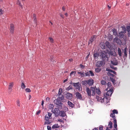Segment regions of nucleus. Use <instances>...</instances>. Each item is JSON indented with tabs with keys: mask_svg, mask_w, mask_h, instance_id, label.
<instances>
[{
	"mask_svg": "<svg viewBox=\"0 0 130 130\" xmlns=\"http://www.w3.org/2000/svg\"><path fill=\"white\" fill-rule=\"evenodd\" d=\"M86 90L88 95L90 96H94L95 95V89L94 87H91L90 89L88 87L86 88Z\"/></svg>",
	"mask_w": 130,
	"mask_h": 130,
	"instance_id": "f257e3e1",
	"label": "nucleus"
},
{
	"mask_svg": "<svg viewBox=\"0 0 130 130\" xmlns=\"http://www.w3.org/2000/svg\"><path fill=\"white\" fill-rule=\"evenodd\" d=\"M47 113L48 114L46 115L44 119L46 121L44 122V125H48L51 123V122L49 121V120L51 118V117L52 116V114L48 112Z\"/></svg>",
	"mask_w": 130,
	"mask_h": 130,
	"instance_id": "f03ea898",
	"label": "nucleus"
},
{
	"mask_svg": "<svg viewBox=\"0 0 130 130\" xmlns=\"http://www.w3.org/2000/svg\"><path fill=\"white\" fill-rule=\"evenodd\" d=\"M110 116L113 118L112 119L113 120V123H114V128H116L117 127V122L116 117H115V114L111 113L110 115Z\"/></svg>",
	"mask_w": 130,
	"mask_h": 130,
	"instance_id": "7ed1b4c3",
	"label": "nucleus"
},
{
	"mask_svg": "<svg viewBox=\"0 0 130 130\" xmlns=\"http://www.w3.org/2000/svg\"><path fill=\"white\" fill-rule=\"evenodd\" d=\"M55 104L57 105L56 107L60 109L62 108V103H61V101L58 100V99L54 101Z\"/></svg>",
	"mask_w": 130,
	"mask_h": 130,
	"instance_id": "20e7f679",
	"label": "nucleus"
},
{
	"mask_svg": "<svg viewBox=\"0 0 130 130\" xmlns=\"http://www.w3.org/2000/svg\"><path fill=\"white\" fill-rule=\"evenodd\" d=\"M104 61H97L96 63V66L97 67H100L104 64Z\"/></svg>",
	"mask_w": 130,
	"mask_h": 130,
	"instance_id": "39448f33",
	"label": "nucleus"
},
{
	"mask_svg": "<svg viewBox=\"0 0 130 130\" xmlns=\"http://www.w3.org/2000/svg\"><path fill=\"white\" fill-rule=\"evenodd\" d=\"M60 111L59 109L57 108H55L53 112V113L55 114L56 117H57L60 115Z\"/></svg>",
	"mask_w": 130,
	"mask_h": 130,
	"instance_id": "423d86ee",
	"label": "nucleus"
},
{
	"mask_svg": "<svg viewBox=\"0 0 130 130\" xmlns=\"http://www.w3.org/2000/svg\"><path fill=\"white\" fill-rule=\"evenodd\" d=\"M113 42L114 43H117L119 45H121L122 44V42L120 39L117 37L113 39Z\"/></svg>",
	"mask_w": 130,
	"mask_h": 130,
	"instance_id": "0eeeda50",
	"label": "nucleus"
},
{
	"mask_svg": "<svg viewBox=\"0 0 130 130\" xmlns=\"http://www.w3.org/2000/svg\"><path fill=\"white\" fill-rule=\"evenodd\" d=\"M113 92V90L112 89H110L108 91H107L105 94V95L104 94L105 96L106 97L110 96L112 95Z\"/></svg>",
	"mask_w": 130,
	"mask_h": 130,
	"instance_id": "6e6552de",
	"label": "nucleus"
},
{
	"mask_svg": "<svg viewBox=\"0 0 130 130\" xmlns=\"http://www.w3.org/2000/svg\"><path fill=\"white\" fill-rule=\"evenodd\" d=\"M124 33L123 32L121 31L119 33L117 36H118L120 39L123 38V39L124 40H125L126 39V38L125 37H124L125 35H124Z\"/></svg>",
	"mask_w": 130,
	"mask_h": 130,
	"instance_id": "1a4fd4ad",
	"label": "nucleus"
},
{
	"mask_svg": "<svg viewBox=\"0 0 130 130\" xmlns=\"http://www.w3.org/2000/svg\"><path fill=\"white\" fill-rule=\"evenodd\" d=\"M100 56L103 59L107 58L106 53L104 51L100 53Z\"/></svg>",
	"mask_w": 130,
	"mask_h": 130,
	"instance_id": "9d476101",
	"label": "nucleus"
},
{
	"mask_svg": "<svg viewBox=\"0 0 130 130\" xmlns=\"http://www.w3.org/2000/svg\"><path fill=\"white\" fill-rule=\"evenodd\" d=\"M127 47H126L123 50V53H124V55L123 57L124 58H126L127 55Z\"/></svg>",
	"mask_w": 130,
	"mask_h": 130,
	"instance_id": "9b49d317",
	"label": "nucleus"
},
{
	"mask_svg": "<svg viewBox=\"0 0 130 130\" xmlns=\"http://www.w3.org/2000/svg\"><path fill=\"white\" fill-rule=\"evenodd\" d=\"M95 36H94L91 37L90 38L88 42V44L89 45L90 44H91L93 41L95 39Z\"/></svg>",
	"mask_w": 130,
	"mask_h": 130,
	"instance_id": "f8f14e48",
	"label": "nucleus"
},
{
	"mask_svg": "<svg viewBox=\"0 0 130 130\" xmlns=\"http://www.w3.org/2000/svg\"><path fill=\"white\" fill-rule=\"evenodd\" d=\"M76 96L77 98V99H82V95L80 93L78 92H77L76 93Z\"/></svg>",
	"mask_w": 130,
	"mask_h": 130,
	"instance_id": "ddd939ff",
	"label": "nucleus"
},
{
	"mask_svg": "<svg viewBox=\"0 0 130 130\" xmlns=\"http://www.w3.org/2000/svg\"><path fill=\"white\" fill-rule=\"evenodd\" d=\"M94 83L93 80L92 79H90L88 80V84L89 86H92Z\"/></svg>",
	"mask_w": 130,
	"mask_h": 130,
	"instance_id": "4468645a",
	"label": "nucleus"
},
{
	"mask_svg": "<svg viewBox=\"0 0 130 130\" xmlns=\"http://www.w3.org/2000/svg\"><path fill=\"white\" fill-rule=\"evenodd\" d=\"M10 32L12 33L14 31V26L13 24H11L10 25Z\"/></svg>",
	"mask_w": 130,
	"mask_h": 130,
	"instance_id": "2eb2a0df",
	"label": "nucleus"
},
{
	"mask_svg": "<svg viewBox=\"0 0 130 130\" xmlns=\"http://www.w3.org/2000/svg\"><path fill=\"white\" fill-rule=\"evenodd\" d=\"M111 63L112 64L115 66L117 65L118 63L117 60L115 59L111 60Z\"/></svg>",
	"mask_w": 130,
	"mask_h": 130,
	"instance_id": "dca6fc26",
	"label": "nucleus"
},
{
	"mask_svg": "<svg viewBox=\"0 0 130 130\" xmlns=\"http://www.w3.org/2000/svg\"><path fill=\"white\" fill-rule=\"evenodd\" d=\"M103 97H104V96L101 97H99L98 96H96V99L98 101L101 103H102V101L103 100Z\"/></svg>",
	"mask_w": 130,
	"mask_h": 130,
	"instance_id": "f3484780",
	"label": "nucleus"
},
{
	"mask_svg": "<svg viewBox=\"0 0 130 130\" xmlns=\"http://www.w3.org/2000/svg\"><path fill=\"white\" fill-rule=\"evenodd\" d=\"M105 44L108 48L109 49L110 48H112L111 46V44H110L109 42L108 41H106L105 43Z\"/></svg>",
	"mask_w": 130,
	"mask_h": 130,
	"instance_id": "a211bd4d",
	"label": "nucleus"
},
{
	"mask_svg": "<svg viewBox=\"0 0 130 130\" xmlns=\"http://www.w3.org/2000/svg\"><path fill=\"white\" fill-rule=\"evenodd\" d=\"M112 31L114 35L115 36H117L118 35L117 34V30L115 28H113L112 30Z\"/></svg>",
	"mask_w": 130,
	"mask_h": 130,
	"instance_id": "6ab92c4d",
	"label": "nucleus"
},
{
	"mask_svg": "<svg viewBox=\"0 0 130 130\" xmlns=\"http://www.w3.org/2000/svg\"><path fill=\"white\" fill-rule=\"evenodd\" d=\"M59 115L62 117H64L66 115V114L64 111H60Z\"/></svg>",
	"mask_w": 130,
	"mask_h": 130,
	"instance_id": "aec40b11",
	"label": "nucleus"
},
{
	"mask_svg": "<svg viewBox=\"0 0 130 130\" xmlns=\"http://www.w3.org/2000/svg\"><path fill=\"white\" fill-rule=\"evenodd\" d=\"M72 96V94L70 93H67L66 97L67 99H71Z\"/></svg>",
	"mask_w": 130,
	"mask_h": 130,
	"instance_id": "412c9836",
	"label": "nucleus"
},
{
	"mask_svg": "<svg viewBox=\"0 0 130 130\" xmlns=\"http://www.w3.org/2000/svg\"><path fill=\"white\" fill-rule=\"evenodd\" d=\"M68 104L69 106L72 108H73L74 106V104L71 102L69 101L68 102Z\"/></svg>",
	"mask_w": 130,
	"mask_h": 130,
	"instance_id": "4be33fe9",
	"label": "nucleus"
},
{
	"mask_svg": "<svg viewBox=\"0 0 130 130\" xmlns=\"http://www.w3.org/2000/svg\"><path fill=\"white\" fill-rule=\"evenodd\" d=\"M102 101V103L104 102L105 104L106 103V104H107V103L108 102L107 98V97L105 96V97H103V100Z\"/></svg>",
	"mask_w": 130,
	"mask_h": 130,
	"instance_id": "5701e85b",
	"label": "nucleus"
},
{
	"mask_svg": "<svg viewBox=\"0 0 130 130\" xmlns=\"http://www.w3.org/2000/svg\"><path fill=\"white\" fill-rule=\"evenodd\" d=\"M50 57V60L51 61V63L53 64H55L56 63V61L54 60V57L53 56H51Z\"/></svg>",
	"mask_w": 130,
	"mask_h": 130,
	"instance_id": "b1692460",
	"label": "nucleus"
},
{
	"mask_svg": "<svg viewBox=\"0 0 130 130\" xmlns=\"http://www.w3.org/2000/svg\"><path fill=\"white\" fill-rule=\"evenodd\" d=\"M101 68H99V67L96 68L95 69V71L96 73H99L101 72Z\"/></svg>",
	"mask_w": 130,
	"mask_h": 130,
	"instance_id": "393cba45",
	"label": "nucleus"
},
{
	"mask_svg": "<svg viewBox=\"0 0 130 130\" xmlns=\"http://www.w3.org/2000/svg\"><path fill=\"white\" fill-rule=\"evenodd\" d=\"M118 53L119 56L121 57L122 56V51L120 48L119 47L118 48Z\"/></svg>",
	"mask_w": 130,
	"mask_h": 130,
	"instance_id": "a878e982",
	"label": "nucleus"
},
{
	"mask_svg": "<svg viewBox=\"0 0 130 130\" xmlns=\"http://www.w3.org/2000/svg\"><path fill=\"white\" fill-rule=\"evenodd\" d=\"M121 28H122V31H121L123 32L124 34H125L126 32V29L125 27L124 26H122Z\"/></svg>",
	"mask_w": 130,
	"mask_h": 130,
	"instance_id": "bb28decb",
	"label": "nucleus"
},
{
	"mask_svg": "<svg viewBox=\"0 0 130 130\" xmlns=\"http://www.w3.org/2000/svg\"><path fill=\"white\" fill-rule=\"evenodd\" d=\"M106 70L109 71V72L113 73L114 74H116V72L113 70H111L110 69H107Z\"/></svg>",
	"mask_w": 130,
	"mask_h": 130,
	"instance_id": "cd10ccee",
	"label": "nucleus"
},
{
	"mask_svg": "<svg viewBox=\"0 0 130 130\" xmlns=\"http://www.w3.org/2000/svg\"><path fill=\"white\" fill-rule=\"evenodd\" d=\"M59 126L57 124H55L52 126V128H56L59 127Z\"/></svg>",
	"mask_w": 130,
	"mask_h": 130,
	"instance_id": "c85d7f7f",
	"label": "nucleus"
},
{
	"mask_svg": "<svg viewBox=\"0 0 130 130\" xmlns=\"http://www.w3.org/2000/svg\"><path fill=\"white\" fill-rule=\"evenodd\" d=\"M62 92V88H60L59 89L58 92V94L59 95V96L61 94V93Z\"/></svg>",
	"mask_w": 130,
	"mask_h": 130,
	"instance_id": "c756f323",
	"label": "nucleus"
},
{
	"mask_svg": "<svg viewBox=\"0 0 130 130\" xmlns=\"http://www.w3.org/2000/svg\"><path fill=\"white\" fill-rule=\"evenodd\" d=\"M82 83L83 85L86 86L88 84V80L83 81L82 82Z\"/></svg>",
	"mask_w": 130,
	"mask_h": 130,
	"instance_id": "7c9ffc66",
	"label": "nucleus"
},
{
	"mask_svg": "<svg viewBox=\"0 0 130 130\" xmlns=\"http://www.w3.org/2000/svg\"><path fill=\"white\" fill-rule=\"evenodd\" d=\"M17 4L19 5V6L21 7V8H23V6L21 4V2L19 1V0H18L17 1Z\"/></svg>",
	"mask_w": 130,
	"mask_h": 130,
	"instance_id": "2f4dec72",
	"label": "nucleus"
},
{
	"mask_svg": "<svg viewBox=\"0 0 130 130\" xmlns=\"http://www.w3.org/2000/svg\"><path fill=\"white\" fill-rule=\"evenodd\" d=\"M33 18L34 19V21L36 25L37 23V20L36 19V15L34 14H33Z\"/></svg>",
	"mask_w": 130,
	"mask_h": 130,
	"instance_id": "473e14b6",
	"label": "nucleus"
},
{
	"mask_svg": "<svg viewBox=\"0 0 130 130\" xmlns=\"http://www.w3.org/2000/svg\"><path fill=\"white\" fill-rule=\"evenodd\" d=\"M59 96V97H58V99H59L60 100H62L64 98V96L62 94H61V95Z\"/></svg>",
	"mask_w": 130,
	"mask_h": 130,
	"instance_id": "72a5a7b5",
	"label": "nucleus"
},
{
	"mask_svg": "<svg viewBox=\"0 0 130 130\" xmlns=\"http://www.w3.org/2000/svg\"><path fill=\"white\" fill-rule=\"evenodd\" d=\"M112 122L111 121H110L108 125V126L109 128H111L112 127Z\"/></svg>",
	"mask_w": 130,
	"mask_h": 130,
	"instance_id": "f704fd0d",
	"label": "nucleus"
},
{
	"mask_svg": "<svg viewBox=\"0 0 130 130\" xmlns=\"http://www.w3.org/2000/svg\"><path fill=\"white\" fill-rule=\"evenodd\" d=\"M94 58L95 59L96 58H97L99 56V54L98 53H95L93 55Z\"/></svg>",
	"mask_w": 130,
	"mask_h": 130,
	"instance_id": "c9c22d12",
	"label": "nucleus"
},
{
	"mask_svg": "<svg viewBox=\"0 0 130 130\" xmlns=\"http://www.w3.org/2000/svg\"><path fill=\"white\" fill-rule=\"evenodd\" d=\"M101 84L103 85H105L106 83V82L103 80H102L101 81Z\"/></svg>",
	"mask_w": 130,
	"mask_h": 130,
	"instance_id": "e433bc0d",
	"label": "nucleus"
},
{
	"mask_svg": "<svg viewBox=\"0 0 130 130\" xmlns=\"http://www.w3.org/2000/svg\"><path fill=\"white\" fill-rule=\"evenodd\" d=\"M25 87L26 86L23 83H22L21 84V88L22 89H24L25 88Z\"/></svg>",
	"mask_w": 130,
	"mask_h": 130,
	"instance_id": "4c0bfd02",
	"label": "nucleus"
},
{
	"mask_svg": "<svg viewBox=\"0 0 130 130\" xmlns=\"http://www.w3.org/2000/svg\"><path fill=\"white\" fill-rule=\"evenodd\" d=\"M100 46L103 49H104L105 48V46L104 45V44L102 43H101Z\"/></svg>",
	"mask_w": 130,
	"mask_h": 130,
	"instance_id": "58836bf2",
	"label": "nucleus"
},
{
	"mask_svg": "<svg viewBox=\"0 0 130 130\" xmlns=\"http://www.w3.org/2000/svg\"><path fill=\"white\" fill-rule=\"evenodd\" d=\"M96 93L99 95L101 93V92L99 89H96Z\"/></svg>",
	"mask_w": 130,
	"mask_h": 130,
	"instance_id": "ea45409f",
	"label": "nucleus"
},
{
	"mask_svg": "<svg viewBox=\"0 0 130 130\" xmlns=\"http://www.w3.org/2000/svg\"><path fill=\"white\" fill-rule=\"evenodd\" d=\"M126 30L128 32H130V26H127L126 27Z\"/></svg>",
	"mask_w": 130,
	"mask_h": 130,
	"instance_id": "a19ab883",
	"label": "nucleus"
},
{
	"mask_svg": "<svg viewBox=\"0 0 130 130\" xmlns=\"http://www.w3.org/2000/svg\"><path fill=\"white\" fill-rule=\"evenodd\" d=\"M72 86L71 85H70L69 87L67 88L66 89V90L69 91V90L72 89Z\"/></svg>",
	"mask_w": 130,
	"mask_h": 130,
	"instance_id": "79ce46f5",
	"label": "nucleus"
},
{
	"mask_svg": "<svg viewBox=\"0 0 130 130\" xmlns=\"http://www.w3.org/2000/svg\"><path fill=\"white\" fill-rule=\"evenodd\" d=\"M112 113L114 114H118V113L117 110L115 109L112 110Z\"/></svg>",
	"mask_w": 130,
	"mask_h": 130,
	"instance_id": "37998d69",
	"label": "nucleus"
},
{
	"mask_svg": "<svg viewBox=\"0 0 130 130\" xmlns=\"http://www.w3.org/2000/svg\"><path fill=\"white\" fill-rule=\"evenodd\" d=\"M16 102L17 106L19 107H20V103L19 100H17Z\"/></svg>",
	"mask_w": 130,
	"mask_h": 130,
	"instance_id": "c03bdc74",
	"label": "nucleus"
},
{
	"mask_svg": "<svg viewBox=\"0 0 130 130\" xmlns=\"http://www.w3.org/2000/svg\"><path fill=\"white\" fill-rule=\"evenodd\" d=\"M13 85V83L11 82L9 83V87H12Z\"/></svg>",
	"mask_w": 130,
	"mask_h": 130,
	"instance_id": "a18cd8bd",
	"label": "nucleus"
},
{
	"mask_svg": "<svg viewBox=\"0 0 130 130\" xmlns=\"http://www.w3.org/2000/svg\"><path fill=\"white\" fill-rule=\"evenodd\" d=\"M25 91L27 92H29L31 91L30 89L29 88H27L25 90Z\"/></svg>",
	"mask_w": 130,
	"mask_h": 130,
	"instance_id": "49530a36",
	"label": "nucleus"
},
{
	"mask_svg": "<svg viewBox=\"0 0 130 130\" xmlns=\"http://www.w3.org/2000/svg\"><path fill=\"white\" fill-rule=\"evenodd\" d=\"M73 86L75 87H77L79 84V83H73Z\"/></svg>",
	"mask_w": 130,
	"mask_h": 130,
	"instance_id": "de8ad7c7",
	"label": "nucleus"
},
{
	"mask_svg": "<svg viewBox=\"0 0 130 130\" xmlns=\"http://www.w3.org/2000/svg\"><path fill=\"white\" fill-rule=\"evenodd\" d=\"M76 89H78L79 91L81 90L82 89H80V88L79 86V84L76 87Z\"/></svg>",
	"mask_w": 130,
	"mask_h": 130,
	"instance_id": "09e8293b",
	"label": "nucleus"
},
{
	"mask_svg": "<svg viewBox=\"0 0 130 130\" xmlns=\"http://www.w3.org/2000/svg\"><path fill=\"white\" fill-rule=\"evenodd\" d=\"M49 107L51 109L53 108L54 107V105L53 104H50L49 105Z\"/></svg>",
	"mask_w": 130,
	"mask_h": 130,
	"instance_id": "8fccbe9b",
	"label": "nucleus"
},
{
	"mask_svg": "<svg viewBox=\"0 0 130 130\" xmlns=\"http://www.w3.org/2000/svg\"><path fill=\"white\" fill-rule=\"evenodd\" d=\"M78 74H80L82 76H83L84 75L83 73H82L81 72H78Z\"/></svg>",
	"mask_w": 130,
	"mask_h": 130,
	"instance_id": "3c124183",
	"label": "nucleus"
},
{
	"mask_svg": "<svg viewBox=\"0 0 130 130\" xmlns=\"http://www.w3.org/2000/svg\"><path fill=\"white\" fill-rule=\"evenodd\" d=\"M89 72L91 74V76H93L94 75V74L92 71L90 70L89 71Z\"/></svg>",
	"mask_w": 130,
	"mask_h": 130,
	"instance_id": "603ef678",
	"label": "nucleus"
},
{
	"mask_svg": "<svg viewBox=\"0 0 130 130\" xmlns=\"http://www.w3.org/2000/svg\"><path fill=\"white\" fill-rule=\"evenodd\" d=\"M12 87H9L8 88V91L9 92H11L12 91Z\"/></svg>",
	"mask_w": 130,
	"mask_h": 130,
	"instance_id": "864d4df0",
	"label": "nucleus"
},
{
	"mask_svg": "<svg viewBox=\"0 0 130 130\" xmlns=\"http://www.w3.org/2000/svg\"><path fill=\"white\" fill-rule=\"evenodd\" d=\"M107 85L108 87H111V83H110L108 82L107 83Z\"/></svg>",
	"mask_w": 130,
	"mask_h": 130,
	"instance_id": "5fc2aeb1",
	"label": "nucleus"
},
{
	"mask_svg": "<svg viewBox=\"0 0 130 130\" xmlns=\"http://www.w3.org/2000/svg\"><path fill=\"white\" fill-rule=\"evenodd\" d=\"M103 126L102 125H100L99 127V130H103Z\"/></svg>",
	"mask_w": 130,
	"mask_h": 130,
	"instance_id": "6e6d98bb",
	"label": "nucleus"
},
{
	"mask_svg": "<svg viewBox=\"0 0 130 130\" xmlns=\"http://www.w3.org/2000/svg\"><path fill=\"white\" fill-rule=\"evenodd\" d=\"M49 39L50 40L51 42L53 43V40L52 38H51V37H50L49 38Z\"/></svg>",
	"mask_w": 130,
	"mask_h": 130,
	"instance_id": "4d7b16f0",
	"label": "nucleus"
},
{
	"mask_svg": "<svg viewBox=\"0 0 130 130\" xmlns=\"http://www.w3.org/2000/svg\"><path fill=\"white\" fill-rule=\"evenodd\" d=\"M4 11L2 9H0V14H2L3 13Z\"/></svg>",
	"mask_w": 130,
	"mask_h": 130,
	"instance_id": "13d9d810",
	"label": "nucleus"
},
{
	"mask_svg": "<svg viewBox=\"0 0 130 130\" xmlns=\"http://www.w3.org/2000/svg\"><path fill=\"white\" fill-rule=\"evenodd\" d=\"M47 127L48 130H51V128L50 126H47Z\"/></svg>",
	"mask_w": 130,
	"mask_h": 130,
	"instance_id": "bf43d9fd",
	"label": "nucleus"
},
{
	"mask_svg": "<svg viewBox=\"0 0 130 130\" xmlns=\"http://www.w3.org/2000/svg\"><path fill=\"white\" fill-rule=\"evenodd\" d=\"M41 112V111L40 110H39L37 112L36 114L37 115H39Z\"/></svg>",
	"mask_w": 130,
	"mask_h": 130,
	"instance_id": "052dcab7",
	"label": "nucleus"
},
{
	"mask_svg": "<svg viewBox=\"0 0 130 130\" xmlns=\"http://www.w3.org/2000/svg\"><path fill=\"white\" fill-rule=\"evenodd\" d=\"M80 68L82 69H84L85 68V66L82 64H80Z\"/></svg>",
	"mask_w": 130,
	"mask_h": 130,
	"instance_id": "680f3d73",
	"label": "nucleus"
},
{
	"mask_svg": "<svg viewBox=\"0 0 130 130\" xmlns=\"http://www.w3.org/2000/svg\"><path fill=\"white\" fill-rule=\"evenodd\" d=\"M74 73H75V72L74 71H72L70 74V75L71 76Z\"/></svg>",
	"mask_w": 130,
	"mask_h": 130,
	"instance_id": "e2e57ef3",
	"label": "nucleus"
},
{
	"mask_svg": "<svg viewBox=\"0 0 130 130\" xmlns=\"http://www.w3.org/2000/svg\"><path fill=\"white\" fill-rule=\"evenodd\" d=\"M50 98L48 97H47L46 99V100L47 101H48L49 100Z\"/></svg>",
	"mask_w": 130,
	"mask_h": 130,
	"instance_id": "0e129e2a",
	"label": "nucleus"
},
{
	"mask_svg": "<svg viewBox=\"0 0 130 130\" xmlns=\"http://www.w3.org/2000/svg\"><path fill=\"white\" fill-rule=\"evenodd\" d=\"M129 56L130 58V48L129 49Z\"/></svg>",
	"mask_w": 130,
	"mask_h": 130,
	"instance_id": "69168bd1",
	"label": "nucleus"
},
{
	"mask_svg": "<svg viewBox=\"0 0 130 130\" xmlns=\"http://www.w3.org/2000/svg\"><path fill=\"white\" fill-rule=\"evenodd\" d=\"M128 32V36L129 37H130V32Z\"/></svg>",
	"mask_w": 130,
	"mask_h": 130,
	"instance_id": "338daca9",
	"label": "nucleus"
},
{
	"mask_svg": "<svg viewBox=\"0 0 130 130\" xmlns=\"http://www.w3.org/2000/svg\"><path fill=\"white\" fill-rule=\"evenodd\" d=\"M69 61H70L72 62V61H73V59H72V58L70 59H69Z\"/></svg>",
	"mask_w": 130,
	"mask_h": 130,
	"instance_id": "774afa93",
	"label": "nucleus"
}]
</instances>
